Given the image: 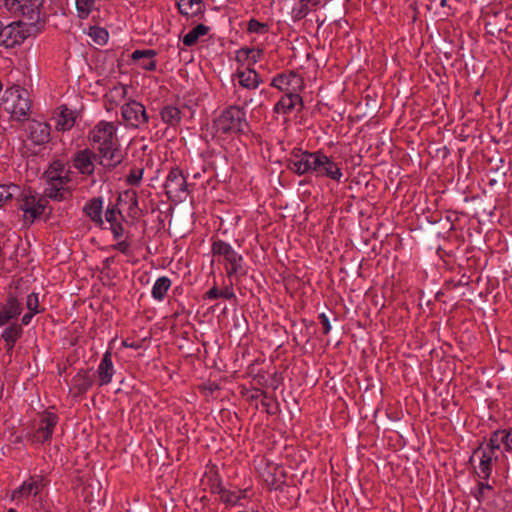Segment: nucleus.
<instances>
[{
    "label": "nucleus",
    "mask_w": 512,
    "mask_h": 512,
    "mask_svg": "<svg viewBox=\"0 0 512 512\" xmlns=\"http://www.w3.org/2000/svg\"><path fill=\"white\" fill-rule=\"evenodd\" d=\"M91 140L98 143V151L104 159L100 163L109 168H115L123 161L120 153L116 127L110 122H100L91 132Z\"/></svg>",
    "instance_id": "nucleus-1"
},
{
    "label": "nucleus",
    "mask_w": 512,
    "mask_h": 512,
    "mask_svg": "<svg viewBox=\"0 0 512 512\" xmlns=\"http://www.w3.org/2000/svg\"><path fill=\"white\" fill-rule=\"evenodd\" d=\"M41 27L36 23H25L15 21L0 30V45L6 48H13L23 43L28 37L36 36Z\"/></svg>",
    "instance_id": "nucleus-2"
},
{
    "label": "nucleus",
    "mask_w": 512,
    "mask_h": 512,
    "mask_svg": "<svg viewBox=\"0 0 512 512\" xmlns=\"http://www.w3.org/2000/svg\"><path fill=\"white\" fill-rule=\"evenodd\" d=\"M244 117L245 113L241 109L237 107L228 108L215 121L217 131L224 134L243 133L247 128Z\"/></svg>",
    "instance_id": "nucleus-3"
},
{
    "label": "nucleus",
    "mask_w": 512,
    "mask_h": 512,
    "mask_svg": "<svg viewBox=\"0 0 512 512\" xmlns=\"http://www.w3.org/2000/svg\"><path fill=\"white\" fill-rule=\"evenodd\" d=\"M6 103L11 107L12 116L20 120L26 117L31 108V101L27 90L20 86H13L6 91Z\"/></svg>",
    "instance_id": "nucleus-4"
},
{
    "label": "nucleus",
    "mask_w": 512,
    "mask_h": 512,
    "mask_svg": "<svg viewBox=\"0 0 512 512\" xmlns=\"http://www.w3.org/2000/svg\"><path fill=\"white\" fill-rule=\"evenodd\" d=\"M44 0H5V6L10 13L26 17L30 23L38 25L40 10Z\"/></svg>",
    "instance_id": "nucleus-5"
},
{
    "label": "nucleus",
    "mask_w": 512,
    "mask_h": 512,
    "mask_svg": "<svg viewBox=\"0 0 512 512\" xmlns=\"http://www.w3.org/2000/svg\"><path fill=\"white\" fill-rule=\"evenodd\" d=\"M123 120L126 124L133 128H139L148 122V115L145 107L137 102L131 101L122 106L121 109Z\"/></svg>",
    "instance_id": "nucleus-6"
},
{
    "label": "nucleus",
    "mask_w": 512,
    "mask_h": 512,
    "mask_svg": "<svg viewBox=\"0 0 512 512\" xmlns=\"http://www.w3.org/2000/svg\"><path fill=\"white\" fill-rule=\"evenodd\" d=\"M214 255H222L228 263L227 273L228 276L236 274L241 269L242 257L239 256L229 244L219 240L215 241L212 245Z\"/></svg>",
    "instance_id": "nucleus-7"
},
{
    "label": "nucleus",
    "mask_w": 512,
    "mask_h": 512,
    "mask_svg": "<svg viewBox=\"0 0 512 512\" xmlns=\"http://www.w3.org/2000/svg\"><path fill=\"white\" fill-rule=\"evenodd\" d=\"M316 155H318V153L293 149L290 153V170L298 175L312 171Z\"/></svg>",
    "instance_id": "nucleus-8"
},
{
    "label": "nucleus",
    "mask_w": 512,
    "mask_h": 512,
    "mask_svg": "<svg viewBox=\"0 0 512 512\" xmlns=\"http://www.w3.org/2000/svg\"><path fill=\"white\" fill-rule=\"evenodd\" d=\"M313 164L312 171L316 172L318 176H326L337 181L340 180L342 176L341 169L327 156L318 153Z\"/></svg>",
    "instance_id": "nucleus-9"
},
{
    "label": "nucleus",
    "mask_w": 512,
    "mask_h": 512,
    "mask_svg": "<svg viewBox=\"0 0 512 512\" xmlns=\"http://www.w3.org/2000/svg\"><path fill=\"white\" fill-rule=\"evenodd\" d=\"M164 187L169 198L180 197L186 191L187 182L180 168L170 170Z\"/></svg>",
    "instance_id": "nucleus-10"
},
{
    "label": "nucleus",
    "mask_w": 512,
    "mask_h": 512,
    "mask_svg": "<svg viewBox=\"0 0 512 512\" xmlns=\"http://www.w3.org/2000/svg\"><path fill=\"white\" fill-rule=\"evenodd\" d=\"M58 417L53 413H46L40 420L39 427L34 433L33 439L36 442L44 443L51 438L53 429L57 424Z\"/></svg>",
    "instance_id": "nucleus-11"
},
{
    "label": "nucleus",
    "mask_w": 512,
    "mask_h": 512,
    "mask_svg": "<svg viewBox=\"0 0 512 512\" xmlns=\"http://www.w3.org/2000/svg\"><path fill=\"white\" fill-rule=\"evenodd\" d=\"M96 154L89 149L78 151L73 158L74 167L82 174L91 175L94 172Z\"/></svg>",
    "instance_id": "nucleus-12"
},
{
    "label": "nucleus",
    "mask_w": 512,
    "mask_h": 512,
    "mask_svg": "<svg viewBox=\"0 0 512 512\" xmlns=\"http://www.w3.org/2000/svg\"><path fill=\"white\" fill-rule=\"evenodd\" d=\"M475 457L480 459L477 475L479 478L488 479L492 471V462L494 459H497V456L494 457L492 451H487L480 447L474 451L470 461H473Z\"/></svg>",
    "instance_id": "nucleus-13"
},
{
    "label": "nucleus",
    "mask_w": 512,
    "mask_h": 512,
    "mask_svg": "<svg viewBox=\"0 0 512 512\" xmlns=\"http://www.w3.org/2000/svg\"><path fill=\"white\" fill-rule=\"evenodd\" d=\"M28 131L34 144L42 145L50 140V126L47 123L33 120L29 123Z\"/></svg>",
    "instance_id": "nucleus-14"
},
{
    "label": "nucleus",
    "mask_w": 512,
    "mask_h": 512,
    "mask_svg": "<svg viewBox=\"0 0 512 512\" xmlns=\"http://www.w3.org/2000/svg\"><path fill=\"white\" fill-rule=\"evenodd\" d=\"M272 470L273 471L267 475L265 482L269 486L270 490L283 491L286 485V471L284 467L275 466Z\"/></svg>",
    "instance_id": "nucleus-15"
},
{
    "label": "nucleus",
    "mask_w": 512,
    "mask_h": 512,
    "mask_svg": "<svg viewBox=\"0 0 512 512\" xmlns=\"http://www.w3.org/2000/svg\"><path fill=\"white\" fill-rule=\"evenodd\" d=\"M19 202V209L24 211V218L29 219L31 222L33 213H35L36 198L31 194V191H21L15 196Z\"/></svg>",
    "instance_id": "nucleus-16"
},
{
    "label": "nucleus",
    "mask_w": 512,
    "mask_h": 512,
    "mask_svg": "<svg viewBox=\"0 0 512 512\" xmlns=\"http://www.w3.org/2000/svg\"><path fill=\"white\" fill-rule=\"evenodd\" d=\"M510 439L511 438V429L510 430H497L495 431L489 440V443L487 445L488 451H492V454H494V451L496 449H499L500 446L503 444L505 446V449L507 451H510Z\"/></svg>",
    "instance_id": "nucleus-17"
},
{
    "label": "nucleus",
    "mask_w": 512,
    "mask_h": 512,
    "mask_svg": "<svg viewBox=\"0 0 512 512\" xmlns=\"http://www.w3.org/2000/svg\"><path fill=\"white\" fill-rule=\"evenodd\" d=\"M236 76L239 79L240 85L248 89L257 88L261 82L257 72L250 67H247L245 70H238Z\"/></svg>",
    "instance_id": "nucleus-18"
},
{
    "label": "nucleus",
    "mask_w": 512,
    "mask_h": 512,
    "mask_svg": "<svg viewBox=\"0 0 512 512\" xmlns=\"http://www.w3.org/2000/svg\"><path fill=\"white\" fill-rule=\"evenodd\" d=\"M111 352L107 351L98 367V376L100 385H107L110 383L113 375V365L111 360Z\"/></svg>",
    "instance_id": "nucleus-19"
},
{
    "label": "nucleus",
    "mask_w": 512,
    "mask_h": 512,
    "mask_svg": "<svg viewBox=\"0 0 512 512\" xmlns=\"http://www.w3.org/2000/svg\"><path fill=\"white\" fill-rule=\"evenodd\" d=\"M244 397L255 409L269 413L266 396L260 389L246 391Z\"/></svg>",
    "instance_id": "nucleus-20"
},
{
    "label": "nucleus",
    "mask_w": 512,
    "mask_h": 512,
    "mask_svg": "<svg viewBox=\"0 0 512 512\" xmlns=\"http://www.w3.org/2000/svg\"><path fill=\"white\" fill-rule=\"evenodd\" d=\"M84 212L90 217V219L98 224H103L102 219V200L101 198L91 199L85 206Z\"/></svg>",
    "instance_id": "nucleus-21"
},
{
    "label": "nucleus",
    "mask_w": 512,
    "mask_h": 512,
    "mask_svg": "<svg viewBox=\"0 0 512 512\" xmlns=\"http://www.w3.org/2000/svg\"><path fill=\"white\" fill-rule=\"evenodd\" d=\"M93 384V377L87 370H80L73 378V388L77 390L75 396L85 393Z\"/></svg>",
    "instance_id": "nucleus-22"
},
{
    "label": "nucleus",
    "mask_w": 512,
    "mask_h": 512,
    "mask_svg": "<svg viewBox=\"0 0 512 512\" xmlns=\"http://www.w3.org/2000/svg\"><path fill=\"white\" fill-rule=\"evenodd\" d=\"M292 8V15L295 20L304 18L311 10L315 9L321 0H297Z\"/></svg>",
    "instance_id": "nucleus-23"
},
{
    "label": "nucleus",
    "mask_w": 512,
    "mask_h": 512,
    "mask_svg": "<svg viewBox=\"0 0 512 512\" xmlns=\"http://www.w3.org/2000/svg\"><path fill=\"white\" fill-rule=\"evenodd\" d=\"M156 55V52L154 50H135L132 54L133 60H141V59H147L143 60L140 63V66L148 71H153L156 69V61L153 60V57Z\"/></svg>",
    "instance_id": "nucleus-24"
},
{
    "label": "nucleus",
    "mask_w": 512,
    "mask_h": 512,
    "mask_svg": "<svg viewBox=\"0 0 512 512\" xmlns=\"http://www.w3.org/2000/svg\"><path fill=\"white\" fill-rule=\"evenodd\" d=\"M177 6L183 15H198L203 12L202 0H178Z\"/></svg>",
    "instance_id": "nucleus-25"
},
{
    "label": "nucleus",
    "mask_w": 512,
    "mask_h": 512,
    "mask_svg": "<svg viewBox=\"0 0 512 512\" xmlns=\"http://www.w3.org/2000/svg\"><path fill=\"white\" fill-rule=\"evenodd\" d=\"M49 187L45 190V195L51 199L62 201L71 195L68 188L61 185V182L48 183Z\"/></svg>",
    "instance_id": "nucleus-26"
},
{
    "label": "nucleus",
    "mask_w": 512,
    "mask_h": 512,
    "mask_svg": "<svg viewBox=\"0 0 512 512\" xmlns=\"http://www.w3.org/2000/svg\"><path fill=\"white\" fill-rule=\"evenodd\" d=\"M22 328L19 325L13 324L7 327L3 333L2 338L5 340L7 345V352L10 353L15 345V342L20 337Z\"/></svg>",
    "instance_id": "nucleus-27"
},
{
    "label": "nucleus",
    "mask_w": 512,
    "mask_h": 512,
    "mask_svg": "<svg viewBox=\"0 0 512 512\" xmlns=\"http://www.w3.org/2000/svg\"><path fill=\"white\" fill-rule=\"evenodd\" d=\"M163 122L175 126L181 120V111L175 106H166L160 112Z\"/></svg>",
    "instance_id": "nucleus-28"
},
{
    "label": "nucleus",
    "mask_w": 512,
    "mask_h": 512,
    "mask_svg": "<svg viewBox=\"0 0 512 512\" xmlns=\"http://www.w3.org/2000/svg\"><path fill=\"white\" fill-rule=\"evenodd\" d=\"M3 311H6V314L10 317V319H16L22 312V305L17 300V298L13 295H9L6 303L1 308Z\"/></svg>",
    "instance_id": "nucleus-29"
},
{
    "label": "nucleus",
    "mask_w": 512,
    "mask_h": 512,
    "mask_svg": "<svg viewBox=\"0 0 512 512\" xmlns=\"http://www.w3.org/2000/svg\"><path fill=\"white\" fill-rule=\"evenodd\" d=\"M40 492V484L37 481L24 482L18 489L12 493V499L16 497L37 495Z\"/></svg>",
    "instance_id": "nucleus-30"
},
{
    "label": "nucleus",
    "mask_w": 512,
    "mask_h": 512,
    "mask_svg": "<svg viewBox=\"0 0 512 512\" xmlns=\"http://www.w3.org/2000/svg\"><path fill=\"white\" fill-rule=\"evenodd\" d=\"M75 123V117L73 115V112L66 107L62 109L59 119L56 123V128L58 130H69L74 126Z\"/></svg>",
    "instance_id": "nucleus-31"
},
{
    "label": "nucleus",
    "mask_w": 512,
    "mask_h": 512,
    "mask_svg": "<svg viewBox=\"0 0 512 512\" xmlns=\"http://www.w3.org/2000/svg\"><path fill=\"white\" fill-rule=\"evenodd\" d=\"M209 31V27L204 24H198L194 27L188 34H186L183 38V43L186 46L194 45L200 36L207 34Z\"/></svg>",
    "instance_id": "nucleus-32"
},
{
    "label": "nucleus",
    "mask_w": 512,
    "mask_h": 512,
    "mask_svg": "<svg viewBox=\"0 0 512 512\" xmlns=\"http://www.w3.org/2000/svg\"><path fill=\"white\" fill-rule=\"evenodd\" d=\"M171 285V281L167 277H160L155 282L152 295L155 299L162 300Z\"/></svg>",
    "instance_id": "nucleus-33"
},
{
    "label": "nucleus",
    "mask_w": 512,
    "mask_h": 512,
    "mask_svg": "<svg viewBox=\"0 0 512 512\" xmlns=\"http://www.w3.org/2000/svg\"><path fill=\"white\" fill-rule=\"evenodd\" d=\"M19 192L20 188L17 185H0V207L12 200Z\"/></svg>",
    "instance_id": "nucleus-34"
},
{
    "label": "nucleus",
    "mask_w": 512,
    "mask_h": 512,
    "mask_svg": "<svg viewBox=\"0 0 512 512\" xmlns=\"http://www.w3.org/2000/svg\"><path fill=\"white\" fill-rule=\"evenodd\" d=\"M127 87L122 84L114 86L106 95V99L111 103H117L118 100L125 98Z\"/></svg>",
    "instance_id": "nucleus-35"
},
{
    "label": "nucleus",
    "mask_w": 512,
    "mask_h": 512,
    "mask_svg": "<svg viewBox=\"0 0 512 512\" xmlns=\"http://www.w3.org/2000/svg\"><path fill=\"white\" fill-rule=\"evenodd\" d=\"M95 0H76V9L78 16L82 19L87 18L92 11Z\"/></svg>",
    "instance_id": "nucleus-36"
},
{
    "label": "nucleus",
    "mask_w": 512,
    "mask_h": 512,
    "mask_svg": "<svg viewBox=\"0 0 512 512\" xmlns=\"http://www.w3.org/2000/svg\"><path fill=\"white\" fill-rule=\"evenodd\" d=\"M89 35L99 45L105 44L108 40V32L104 28L91 27Z\"/></svg>",
    "instance_id": "nucleus-37"
},
{
    "label": "nucleus",
    "mask_w": 512,
    "mask_h": 512,
    "mask_svg": "<svg viewBox=\"0 0 512 512\" xmlns=\"http://www.w3.org/2000/svg\"><path fill=\"white\" fill-rule=\"evenodd\" d=\"M248 31L251 33L263 34L268 31V26L265 23H261L255 19H251L248 23Z\"/></svg>",
    "instance_id": "nucleus-38"
},
{
    "label": "nucleus",
    "mask_w": 512,
    "mask_h": 512,
    "mask_svg": "<svg viewBox=\"0 0 512 512\" xmlns=\"http://www.w3.org/2000/svg\"><path fill=\"white\" fill-rule=\"evenodd\" d=\"M220 498L224 503L234 505L239 502L241 495L236 494L235 492L226 490V491H223Z\"/></svg>",
    "instance_id": "nucleus-39"
},
{
    "label": "nucleus",
    "mask_w": 512,
    "mask_h": 512,
    "mask_svg": "<svg viewBox=\"0 0 512 512\" xmlns=\"http://www.w3.org/2000/svg\"><path fill=\"white\" fill-rule=\"evenodd\" d=\"M124 196L126 198H129V200L131 201V204L129 206V214L136 218L138 215H137V205H138V199H137V195L135 192H132V193H129L128 191L124 193Z\"/></svg>",
    "instance_id": "nucleus-40"
},
{
    "label": "nucleus",
    "mask_w": 512,
    "mask_h": 512,
    "mask_svg": "<svg viewBox=\"0 0 512 512\" xmlns=\"http://www.w3.org/2000/svg\"><path fill=\"white\" fill-rule=\"evenodd\" d=\"M143 170H131L130 174L127 176V183L132 186L139 185L142 179Z\"/></svg>",
    "instance_id": "nucleus-41"
},
{
    "label": "nucleus",
    "mask_w": 512,
    "mask_h": 512,
    "mask_svg": "<svg viewBox=\"0 0 512 512\" xmlns=\"http://www.w3.org/2000/svg\"><path fill=\"white\" fill-rule=\"evenodd\" d=\"M46 203H47V200L43 199V198H40L35 201V213H33L31 223H33V221L36 218L40 217L44 213Z\"/></svg>",
    "instance_id": "nucleus-42"
},
{
    "label": "nucleus",
    "mask_w": 512,
    "mask_h": 512,
    "mask_svg": "<svg viewBox=\"0 0 512 512\" xmlns=\"http://www.w3.org/2000/svg\"><path fill=\"white\" fill-rule=\"evenodd\" d=\"M272 86L278 88L281 91H285L288 86V80L285 74H280L276 76L272 81Z\"/></svg>",
    "instance_id": "nucleus-43"
},
{
    "label": "nucleus",
    "mask_w": 512,
    "mask_h": 512,
    "mask_svg": "<svg viewBox=\"0 0 512 512\" xmlns=\"http://www.w3.org/2000/svg\"><path fill=\"white\" fill-rule=\"evenodd\" d=\"M303 108V101L299 94L290 92V111L293 109H297V111H301Z\"/></svg>",
    "instance_id": "nucleus-44"
},
{
    "label": "nucleus",
    "mask_w": 512,
    "mask_h": 512,
    "mask_svg": "<svg viewBox=\"0 0 512 512\" xmlns=\"http://www.w3.org/2000/svg\"><path fill=\"white\" fill-rule=\"evenodd\" d=\"M117 213L121 215L120 210H118L115 206L107 208L105 213V219L108 223H110V225L118 222L116 217Z\"/></svg>",
    "instance_id": "nucleus-45"
},
{
    "label": "nucleus",
    "mask_w": 512,
    "mask_h": 512,
    "mask_svg": "<svg viewBox=\"0 0 512 512\" xmlns=\"http://www.w3.org/2000/svg\"><path fill=\"white\" fill-rule=\"evenodd\" d=\"M236 61L240 64L248 63L250 60V49L249 48H242L236 52Z\"/></svg>",
    "instance_id": "nucleus-46"
},
{
    "label": "nucleus",
    "mask_w": 512,
    "mask_h": 512,
    "mask_svg": "<svg viewBox=\"0 0 512 512\" xmlns=\"http://www.w3.org/2000/svg\"><path fill=\"white\" fill-rule=\"evenodd\" d=\"M435 12L443 17L450 16L452 12L451 7L448 5V0H440L438 4V10Z\"/></svg>",
    "instance_id": "nucleus-47"
},
{
    "label": "nucleus",
    "mask_w": 512,
    "mask_h": 512,
    "mask_svg": "<svg viewBox=\"0 0 512 512\" xmlns=\"http://www.w3.org/2000/svg\"><path fill=\"white\" fill-rule=\"evenodd\" d=\"M26 304H27V308L31 312H38L37 308L39 306V302H38V296L35 293H31L30 295H28Z\"/></svg>",
    "instance_id": "nucleus-48"
},
{
    "label": "nucleus",
    "mask_w": 512,
    "mask_h": 512,
    "mask_svg": "<svg viewBox=\"0 0 512 512\" xmlns=\"http://www.w3.org/2000/svg\"><path fill=\"white\" fill-rule=\"evenodd\" d=\"M45 177L47 178L48 183L52 182H61L60 173H57L55 170H53L52 166L48 168V170L45 172Z\"/></svg>",
    "instance_id": "nucleus-49"
},
{
    "label": "nucleus",
    "mask_w": 512,
    "mask_h": 512,
    "mask_svg": "<svg viewBox=\"0 0 512 512\" xmlns=\"http://www.w3.org/2000/svg\"><path fill=\"white\" fill-rule=\"evenodd\" d=\"M282 144H283V142L278 143L279 146H282ZM280 149L282 150V152H284V148L283 147H280ZM276 151H277V148L275 147L274 148V152L272 154H270V156H269V161L270 162L275 163V164H281L283 161L287 160V156H286L285 153H283V156L281 158H278L275 155Z\"/></svg>",
    "instance_id": "nucleus-50"
},
{
    "label": "nucleus",
    "mask_w": 512,
    "mask_h": 512,
    "mask_svg": "<svg viewBox=\"0 0 512 512\" xmlns=\"http://www.w3.org/2000/svg\"><path fill=\"white\" fill-rule=\"evenodd\" d=\"M210 489L213 493H218L220 496L226 489L222 486L221 481L216 477L210 485Z\"/></svg>",
    "instance_id": "nucleus-51"
},
{
    "label": "nucleus",
    "mask_w": 512,
    "mask_h": 512,
    "mask_svg": "<svg viewBox=\"0 0 512 512\" xmlns=\"http://www.w3.org/2000/svg\"><path fill=\"white\" fill-rule=\"evenodd\" d=\"M289 77H290V86L293 85L294 89L302 87L303 80L301 77H299L292 71H290Z\"/></svg>",
    "instance_id": "nucleus-52"
},
{
    "label": "nucleus",
    "mask_w": 512,
    "mask_h": 512,
    "mask_svg": "<svg viewBox=\"0 0 512 512\" xmlns=\"http://www.w3.org/2000/svg\"><path fill=\"white\" fill-rule=\"evenodd\" d=\"M263 51L261 49H250V60L248 61V67L254 65L261 57Z\"/></svg>",
    "instance_id": "nucleus-53"
},
{
    "label": "nucleus",
    "mask_w": 512,
    "mask_h": 512,
    "mask_svg": "<svg viewBox=\"0 0 512 512\" xmlns=\"http://www.w3.org/2000/svg\"><path fill=\"white\" fill-rule=\"evenodd\" d=\"M486 490H492V486L489 483L480 482L478 485V495H477V499L479 501H481L484 498V492H486Z\"/></svg>",
    "instance_id": "nucleus-54"
},
{
    "label": "nucleus",
    "mask_w": 512,
    "mask_h": 512,
    "mask_svg": "<svg viewBox=\"0 0 512 512\" xmlns=\"http://www.w3.org/2000/svg\"><path fill=\"white\" fill-rule=\"evenodd\" d=\"M111 230L115 238H120L124 234V228L119 222L112 224Z\"/></svg>",
    "instance_id": "nucleus-55"
},
{
    "label": "nucleus",
    "mask_w": 512,
    "mask_h": 512,
    "mask_svg": "<svg viewBox=\"0 0 512 512\" xmlns=\"http://www.w3.org/2000/svg\"><path fill=\"white\" fill-rule=\"evenodd\" d=\"M319 319H320V323L322 325L323 333L328 334L331 329V326H330V322H329L327 316L325 314H320Z\"/></svg>",
    "instance_id": "nucleus-56"
},
{
    "label": "nucleus",
    "mask_w": 512,
    "mask_h": 512,
    "mask_svg": "<svg viewBox=\"0 0 512 512\" xmlns=\"http://www.w3.org/2000/svg\"><path fill=\"white\" fill-rule=\"evenodd\" d=\"M501 166H498L495 171L498 177H504L508 171V165H506L503 159H500Z\"/></svg>",
    "instance_id": "nucleus-57"
},
{
    "label": "nucleus",
    "mask_w": 512,
    "mask_h": 512,
    "mask_svg": "<svg viewBox=\"0 0 512 512\" xmlns=\"http://www.w3.org/2000/svg\"><path fill=\"white\" fill-rule=\"evenodd\" d=\"M284 96L277 102V104L275 105L274 107V111L276 113H279L280 111H282L284 114L286 113L287 109H288V106H286L285 104V101H284Z\"/></svg>",
    "instance_id": "nucleus-58"
},
{
    "label": "nucleus",
    "mask_w": 512,
    "mask_h": 512,
    "mask_svg": "<svg viewBox=\"0 0 512 512\" xmlns=\"http://www.w3.org/2000/svg\"><path fill=\"white\" fill-rule=\"evenodd\" d=\"M130 247V244L127 241H121L118 244L114 246V248L122 253H127L128 249Z\"/></svg>",
    "instance_id": "nucleus-59"
},
{
    "label": "nucleus",
    "mask_w": 512,
    "mask_h": 512,
    "mask_svg": "<svg viewBox=\"0 0 512 512\" xmlns=\"http://www.w3.org/2000/svg\"><path fill=\"white\" fill-rule=\"evenodd\" d=\"M220 295H222V291H220L218 288L216 287H213L211 288L207 293H206V297L209 298V299H214V298H218L220 297Z\"/></svg>",
    "instance_id": "nucleus-60"
},
{
    "label": "nucleus",
    "mask_w": 512,
    "mask_h": 512,
    "mask_svg": "<svg viewBox=\"0 0 512 512\" xmlns=\"http://www.w3.org/2000/svg\"><path fill=\"white\" fill-rule=\"evenodd\" d=\"M51 166L57 173L63 174L65 172V164L60 161H54Z\"/></svg>",
    "instance_id": "nucleus-61"
},
{
    "label": "nucleus",
    "mask_w": 512,
    "mask_h": 512,
    "mask_svg": "<svg viewBox=\"0 0 512 512\" xmlns=\"http://www.w3.org/2000/svg\"><path fill=\"white\" fill-rule=\"evenodd\" d=\"M11 319L10 317L6 314V311H3L1 308H0V326H3L5 324H7L8 322H10Z\"/></svg>",
    "instance_id": "nucleus-62"
},
{
    "label": "nucleus",
    "mask_w": 512,
    "mask_h": 512,
    "mask_svg": "<svg viewBox=\"0 0 512 512\" xmlns=\"http://www.w3.org/2000/svg\"><path fill=\"white\" fill-rule=\"evenodd\" d=\"M60 178L62 180L61 185L64 187L71 180L69 176V171H67L64 175L60 174Z\"/></svg>",
    "instance_id": "nucleus-63"
},
{
    "label": "nucleus",
    "mask_w": 512,
    "mask_h": 512,
    "mask_svg": "<svg viewBox=\"0 0 512 512\" xmlns=\"http://www.w3.org/2000/svg\"><path fill=\"white\" fill-rule=\"evenodd\" d=\"M440 0H429V4H427V8L429 10L434 9L435 11L438 10V4Z\"/></svg>",
    "instance_id": "nucleus-64"
}]
</instances>
